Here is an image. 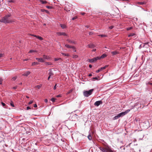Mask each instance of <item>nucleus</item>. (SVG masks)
I'll return each instance as SVG.
<instances>
[{
  "mask_svg": "<svg viewBox=\"0 0 152 152\" xmlns=\"http://www.w3.org/2000/svg\"><path fill=\"white\" fill-rule=\"evenodd\" d=\"M12 15L11 13L6 15L0 19V22L4 24L10 23L14 22L12 18Z\"/></svg>",
  "mask_w": 152,
  "mask_h": 152,
  "instance_id": "f257e3e1",
  "label": "nucleus"
},
{
  "mask_svg": "<svg viewBox=\"0 0 152 152\" xmlns=\"http://www.w3.org/2000/svg\"><path fill=\"white\" fill-rule=\"evenodd\" d=\"M76 113L75 114L72 113L69 117V119L71 121H76L78 120V117L81 116V113L79 110H76L75 112Z\"/></svg>",
  "mask_w": 152,
  "mask_h": 152,
  "instance_id": "f03ea898",
  "label": "nucleus"
},
{
  "mask_svg": "<svg viewBox=\"0 0 152 152\" xmlns=\"http://www.w3.org/2000/svg\"><path fill=\"white\" fill-rule=\"evenodd\" d=\"M99 148L102 152H114L108 145H104V146L99 147Z\"/></svg>",
  "mask_w": 152,
  "mask_h": 152,
  "instance_id": "7ed1b4c3",
  "label": "nucleus"
},
{
  "mask_svg": "<svg viewBox=\"0 0 152 152\" xmlns=\"http://www.w3.org/2000/svg\"><path fill=\"white\" fill-rule=\"evenodd\" d=\"M94 89H92L88 91H85L83 92V95L85 97H88L92 93Z\"/></svg>",
  "mask_w": 152,
  "mask_h": 152,
  "instance_id": "20e7f679",
  "label": "nucleus"
},
{
  "mask_svg": "<svg viewBox=\"0 0 152 152\" xmlns=\"http://www.w3.org/2000/svg\"><path fill=\"white\" fill-rule=\"evenodd\" d=\"M144 101L142 100L141 101H139L138 102L135 103L134 106H137L139 107L143 108L144 107Z\"/></svg>",
  "mask_w": 152,
  "mask_h": 152,
  "instance_id": "39448f33",
  "label": "nucleus"
},
{
  "mask_svg": "<svg viewBox=\"0 0 152 152\" xmlns=\"http://www.w3.org/2000/svg\"><path fill=\"white\" fill-rule=\"evenodd\" d=\"M131 110L128 109L126 110L125 111L122 112L118 114L119 118L121 117H122L125 115H126Z\"/></svg>",
  "mask_w": 152,
  "mask_h": 152,
  "instance_id": "423d86ee",
  "label": "nucleus"
},
{
  "mask_svg": "<svg viewBox=\"0 0 152 152\" xmlns=\"http://www.w3.org/2000/svg\"><path fill=\"white\" fill-rule=\"evenodd\" d=\"M65 46L66 48H72L74 52H76V48L75 47L69 45L67 44H66L65 45Z\"/></svg>",
  "mask_w": 152,
  "mask_h": 152,
  "instance_id": "0eeeda50",
  "label": "nucleus"
},
{
  "mask_svg": "<svg viewBox=\"0 0 152 152\" xmlns=\"http://www.w3.org/2000/svg\"><path fill=\"white\" fill-rule=\"evenodd\" d=\"M102 104V100H99L96 101L94 103V105L96 107L99 106L100 104Z\"/></svg>",
  "mask_w": 152,
  "mask_h": 152,
  "instance_id": "6e6552de",
  "label": "nucleus"
},
{
  "mask_svg": "<svg viewBox=\"0 0 152 152\" xmlns=\"http://www.w3.org/2000/svg\"><path fill=\"white\" fill-rule=\"evenodd\" d=\"M108 66V65H106L104 67H101L99 69L97 70L96 72V73H99V72H100L102 71V70H103L104 69H106Z\"/></svg>",
  "mask_w": 152,
  "mask_h": 152,
  "instance_id": "1a4fd4ad",
  "label": "nucleus"
},
{
  "mask_svg": "<svg viewBox=\"0 0 152 152\" xmlns=\"http://www.w3.org/2000/svg\"><path fill=\"white\" fill-rule=\"evenodd\" d=\"M30 35L32 36H33L37 38H38L40 40H42L43 39V38L42 37L39 36H37L34 34H30Z\"/></svg>",
  "mask_w": 152,
  "mask_h": 152,
  "instance_id": "9d476101",
  "label": "nucleus"
},
{
  "mask_svg": "<svg viewBox=\"0 0 152 152\" xmlns=\"http://www.w3.org/2000/svg\"><path fill=\"white\" fill-rule=\"evenodd\" d=\"M48 74L49 75L52 77L54 75V73L52 71V69H50L48 70Z\"/></svg>",
  "mask_w": 152,
  "mask_h": 152,
  "instance_id": "9b49d317",
  "label": "nucleus"
},
{
  "mask_svg": "<svg viewBox=\"0 0 152 152\" xmlns=\"http://www.w3.org/2000/svg\"><path fill=\"white\" fill-rule=\"evenodd\" d=\"M36 60H37L39 62H41L42 63H43L45 62V61L44 59H43L42 58H36Z\"/></svg>",
  "mask_w": 152,
  "mask_h": 152,
  "instance_id": "f8f14e48",
  "label": "nucleus"
},
{
  "mask_svg": "<svg viewBox=\"0 0 152 152\" xmlns=\"http://www.w3.org/2000/svg\"><path fill=\"white\" fill-rule=\"evenodd\" d=\"M56 34L58 36H61V35H63L64 36H67L66 34L65 33H64V32H58L56 33Z\"/></svg>",
  "mask_w": 152,
  "mask_h": 152,
  "instance_id": "ddd939ff",
  "label": "nucleus"
},
{
  "mask_svg": "<svg viewBox=\"0 0 152 152\" xmlns=\"http://www.w3.org/2000/svg\"><path fill=\"white\" fill-rule=\"evenodd\" d=\"M87 47L88 48H94L95 47V45L94 44H90L88 45Z\"/></svg>",
  "mask_w": 152,
  "mask_h": 152,
  "instance_id": "4468645a",
  "label": "nucleus"
},
{
  "mask_svg": "<svg viewBox=\"0 0 152 152\" xmlns=\"http://www.w3.org/2000/svg\"><path fill=\"white\" fill-rule=\"evenodd\" d=\"M66 41H67L69 43H73L74 44H76V42L75 41H73L69 39H66Z\"/></svg>",
  "mask_w": 152,
  "mask_h": 152,
  "instance_id": "2eb2a0df",
  "label": "nucleus"
},
{
  "mask_svg": "<svg viewBox=\"0 0 152 152\" xmlns=\"http://www.w3.org/2000/svg\"><path fill=\"white\" fill-rule=\"evenodd\" d=\"M31 73V72L29 71H26L22 75L23 76H28Z\"/></svg>",
  "mask_w": 152,
  "mask_h": 152,
  "instance_id": "dca6fc26",
  "label": "nucleus"
},
{
  "mask_svg": "<svg viewBox=\"0 0 152 152\" xmlns=\"http://www.w3.org/2000/svg\"><path fill=\"white\" fill-rule=\"evenodd\" d=\"M43 58L44 59L49 60L50 58V57L48 56H47L45 55H43Z\"/></svg>",
  "mask_w": 152,
  "mask_h": 152,
  "instance_id": "f3484780",
  "label": "nucleus"
},
{
  "mask_svg": "<svg viewBox=\"0 0 152 152\" xmlns=\"http://www.w3.org/2000/svg\"><path fill=\"white\" fill-rule=\"evenodd\" d=\"M107 56V55L105 54H103L100 57H99L100 59L101 58H103Z\"/></svg>",
  "mask_w": 152,
  "mask_h": 152,
  "instance_id": "a211bd4d",
  "label": "nucleus"
},
{
  "mask_svg": "<svg viewBox=\"0 0 152 152\" xmlns=\"http://www.w3.org/2000/svg\"><path fill=\"white\" fill-rule=\"evenodd\" d=\"M40 11L41 12H46V13L48 14L50 13V12L48 10H46L41 9Z\"/></svg>",
  "mask_w": 152,
  "mask_h": 152,
  "instance_id": "6ab92c4d",
  "label": "nucleus"
},
{
  "mask_svg": "<svg viewBox=\"0 0 152 152\" xmlns=\"http://www.w3.org/2000/svg\"><path fill=\"white\" fill-rule=\"evenodd\" d=\"M59 25L63 29L65 28H66V26L64 24H60Z\"/></svg>",
  "mask_w": 152,
  "mask_h": 152,
  "instance_id": "aec40b11",
  "label": "nucleus"
},
{
  "mask_svg": "<svg viewBox=\"0 0 152 152\" xmlns=\"http://www.w3.org/2000/svg\"><path fill=\"white\" fill-rule=\"evenodd\" d=\"M113 55H116L119 53V52L117 51H113L111 52Z\"/></svg>",
  "mask_w": 152,
  "mask_h": 152,
  "instance_id": "412c9836",
  "label": "nucleus"
},
{
  "mask_svg": "<svg viewBox=\"0 0 152 152\" xmlns=\"http://www.w3.org/2000/svg\"><path fill=\"white\" fill-rule=\"evenodd\" d=\"M39 1L42 4H44L48 3V2L46 1H45L43 0H39Z\"/></svg>",
  "mask_w": 152,
  "mask_h": 152,
  "instance_id": "4be33fe9",
  "label": "nucleus"
},
{
  "mask_svg": "<svg viewBox=\"0 0 152 152\" xmlns=\"http://www.w3.org/2000/svg\"><path fill=\"white\" fill-rule=\"evenodd\" d=\"M93 60L94 61V62L97 61L98 60H99V57L97 56L96 57H94L93 58Z\"/></svg>",
  "mask_w": 152,
  "mask_h": 152,
  "instance_id": "5701e85b",
  "label": "nucleus"
},
{
  "mask_svg": "<svg viewBox=\"0 0 152 152\" xmlns=\"http://www.w3.org/2000/svg\"><path fill=\"white\" fill-rule=\"evenodd\" d=\"M119 118V117L118 115V114L117 115L115 116H114L113 117V120H116Z\"/></svg>",
  "mask_w": 152,
  "mask_h": 152,
  "instance_id": "b1692460",
  "label": "nucleus"
},
{
  "mask_svg": "<svg viewBox=\"0 0 152 152\" xmlns=\"http://www.w3.org/2000/svg\"><path fill=\"white\" fill-rule=\"evenodd\" d=\"M98 36H100L101 37H107V36L104 34H99L98 35Z\"/></svg>",
  "mask_w": 152,
  "mask_h": 152,
  "instance_id": "393cba45",
  "label": "nucleus"
},
{
  "mask_svg": "<svg viewBox=\"0 0 152 152\" xmlns=\"http://www.w3.org/2000/svg\"><path fill=\"white\" fill-rule=\"evenodd\" d=\"M135 35H136L134 33H130L129 34L128 37H130L134 36Z\"/></svg>",
  "mask_w": 152,
  "mask_h": 152,
  "instance_id": "a878e982",
  "label": "nucleus"
},
{
  "mask_svg": "<svg viewBox=\"0 0 152 152\" xmlns=\"http://www.w3.org/2000/svg\"><path fill=\"white\" fill-rule=\"evenodd\" d=\"M1 104L2 105V106L4 108H7V105L5 104V103H4L3 102H1Z\"/></svg>",
  "mask_w": 152,
  "mask_h": 152,
  "instance_id": "bb28decb",
  "label": "nucleus"
},
{
  "mask_svg": "<svg viewBox=\"0 0 152 152\" xmlns=\"http://www.w3.org/2000/svg\"><path fill=\"white\" fill-rule=\"evenodd\" d=\"M61 54L64 56H65L67 57H69V55L68 54H66L63 52L61 53Z\"/></svg>",
  "mask_w": 152,
  "mask_h": 152,
  "instance_id": "cd10ccee",
  "label": "nucleus"
},
{
  "mask_svg": "<svg viewBox=\"0 0 152 152\" xmlns=\"http://www.w3.org/2000/svg\"><path fill=\"white\" fill-rule=\"evenodd\" d=\"M45 64L46 65H52V63L51 62H46L45 63Z\"/></svg>",
  "mask_w": 152,
  "mask_h": 152,
  "instance_id": "c85d7f7f",
  "label": "nucleus"
},
{
  "mask_svg": "<svg viewBox=\"0 0 152 152\" xmlns=\"http://www.w3.org/2000/svg\"><path fill=\"white\" fill-rule=\"evenodd\" d=\"M39 64V63L37 62H32V66H34L36 65H38Z\"/></svg>",
  "mask_w": 152,
  "mask_h": 152,
  "instance_id": "c756f323",
  "label": "nucleus"
},
{
  "mask_svg": "<svg viewBox=\"0 0 152 152\" xmlns=\"http://www.w3.org/2000/svg\"><path fill=\"white\" fill-rule=\"evenodd\" d=\"M88 138L89 140H91V139H92V136H91V135L90 134H89L88 135Z\"/></svg>",
  "mask_w": 152,
  "mask_h": 152,
  "instance_id": "7c9ffc66",
  "label": "nucleus"
},
{
  "mask_svg": "<svg viewBox=\"0 0 152 152\" xmlns=\"http://www.w3.org/2000/svg\"><path fill=\"white\" fill-rule=\"evenodd\" d=\"M99 77H94L92 78V79L94 80H99Z\"/></svg>",
  "mask_w": 152,
  "mask_h": 152,
  "instance_id": "2f4dec72",
  "label": "nucleus"
},
{
  "mask_svg": "<svg viewBox=\"0 0 152 152\" xmlns=\"http://www.w3.org/2000/svg\"><path fill=\"white\" fill-rule=\"evenodd\" d=\"M56 100V99L54 98H52L50 99L51 101H52L53 102H54Z\"/></svg>",
  "mask_w": 152,
  "mask_h": 152,
  "instance_id": "473e14b6",
  "label": "nucleus"
},
{
  "mask_svg": "<svg viewBox=\"0 0 152 152\" xmlns=\"http://www.w3.org/2000/svg\"><path fill=\"white\" fill-rule=\"evenodd\" d=\"M37 52V51L36 50L31 49V50L29 51V53H33V52Z\"/></svg>",
  "mask_w": 152,
  "mask_h": 152,
  "instance_id": "72a5a7b5",
  "label": "nucleus"
},
{
  "mask_svg": "<svg viewBox=\"0 0 152 152\" xmlns=\"http://www.w3.org/2000/svg\"><path fill=\"white\" fill-rule=\"evenodd\" d=\"M88 61L89 62H90V63H93V62H94V61L93 60V58L91 59H88Z\"/></svg>",
  "mask_w": 152,
  "mask_h": 152,
  "instance_id": "f704fd0d",
  "label": "nucleus"
},
{
  "mask_svg": "<svg viewBox=\"0 0 152 152\" xmlns=\"http://www.w3.org/2000/svg\"><path fill=\"white\" fill-rule=\"evenodd\" d=\"M72 57L74 58H76L78 57V56L76 55H73Z\"/></svg>",
  "mask_w": 152,
  "mask_h": 152,
  "instance_id": "c9c22d12",
  "label": "nucleus"
},
{
  "mask_svg": "<svg viewBox=\"0 0 152 152\" xmlns=\"http://www.w3.org/2000/svg\"><path fill=\"white\" fill-rule=\"evenodd\" d=\"M8 2L9 3H15V1L13 0H10L8 1Z\"/></svg>",
  "mask_w": 152,
  "mask_h": 152,
  "instance_id": "e433bc0d",
  "label": "nucleus"
},
{
  "mask_svg": "<svg viewBox=\"0 0 152 152\" xmlns=\"http://www.w3.org/2000/svg\"><path fill=\"white\" fill-rule=\"evenodd\" d=\"M72 89H70V90L66 93V94L67 95L70 94V93H71L72 91Z\"/></svg>",
  "mask_w": 152,
  "mask_h": 152,
  "instance_id": "4c0bfd02",
  "label": "nucleus"
},
{
  "mask_svg": "<svg viewBox=\"0 0 152 152\" xmlns=\"http://www.w3.org/2000/svg\"><path fill=\"white\" fill-rule=\"evenodd\" d=\"M10 104L11 106L13 107H15L14 104V103H13V102H11L10 103Z\"/></svg>",
  "mask_w": 152,
  "mask_h": 152,
  "instance_id": "58836bf2",
  "label": "nucleus"
},
{
  "mask_svg": "<svg viewBox=\"0 0 152 152\" xmlns=\"http://www.w3.org/2000/svg\"><path fill=\"white\" fill-rule=\"evenodd\" d=\"M133 28V27L131 26L130 27H129L127 28V30L128 31L132 29Z\"/></svg>",
  "mask_w": 152,
  "mask_h": 152,
  "instance_id": "ea45409f",
  "label": "nucleus"
},
{
  "mask_svg": "<svg viewBox=\"0 0 152 152\" xmlns=\"http://www.w3.org/2000/svg\"><path fill=\"white\" fill-rule=\"evenodd\" d=\"M46 7L48 9H51L52 8V7L51 6H46Z\"/></svg>",
  "mask_w": 152,
  "mask_h": 152,
  "instance_id": "a19ab883",
  "label": "nucleus"
},
{
  "mask_svg": "<svg viewBox=\"0 0 152 152\" xmlns=\"http://www.w3.org/2000/svg\"><path fill=\"white\" fill-rule=\"evenodd\" d=\"M17 78V76L14 77L12 78V79L13 80H15Z\"/></svg>",
  "mask_w": 152,
  "mask_h": 152,
  "instance_id": "79ce46f5",
  "label": "nucleus"
},
{
  "mask_svg": "<svg viewBox=\"0 0 152 152\" xmlns=\"http://www.w3.org/2000/svg\"><path fill=\"white\" fill-rule=\"evenodd\" d=\"M3 79L1 78H0V85H1L2 83V81H3Z\"/></svg>",
  "mask_w": 152,
  "mask_h": 152,
  "instance_id": "37998d69",
  "label": "nucleus"
},
{
  "mask_svg": "<svg viewBox=\"0 0 152 152\" xmlns=\"http://www.w3.org/2000/svg\"><path fill=\"white\" fill-rule=\"evenodd\" d=\"M138 4H144V2H138Z\"/></svg>",
  "mask_w": 152,
  "mask_h": 152,
  "instance_id": "c03bdc74",
  "label": "nucleus"
},
{
  "mask_svg": "<svg viewBox=\"0 0 152 152\" xmlns=\"http://www.w3.org/2000/svg\"><path fill=\"white\" fill-rule=\"evenodd\" d=\"M77 18V17L76 16H74V17H73L72 18V20H74L76 19Z\"/></svg>",
  "mask_w": 152,
  "mask_h": 152,
  "instance_id": "a18cd8bd",
  "label": "nucleus"
},
{
  "mask_svg": "<svg viewBox=\"0 0 152 152\" xmlns=\"http://www.w3.org/2000/svg\"><path fill=\"white\" fill-rule=\"evenodd\" d=\"M114 28L113 26H111L109 27V28L110 29H111Z\"/></svg>",
  "mask_w": 152,
  "mask_h": 152,
  "instance_id": "49530a36",
  "label": "nucleus"
},
{
  "mask_svg": "<svg viewBox=\"0 0 152 152\" xmlns=\"http://www.w3.org/2000/svg\"><path fill=\"white\" fill-rule=\"evenodd\" d=\"M56 86H57V84H56L54 86V87H53V89L54 90H55L56 89Z\"/></svg>",
  "mask_w": 152,
  "mask_h": 152,
  "instance_id": "de8ad7c7",
  "label": "nucleus"
},
{
  "mask_svg": "<svg viewBox=\"0 0 152 152\" xmlns=\"http://www.w3.org/2000/svg\"><path fill=\"white\" fill-rule=\"evenodd\" d=\"M94 33L92 32H90L89 33V35H91L93 34Z\"/></svg>",
  "mask_w": 152,
  "mask_h": 152,
  "instance_id": "09e8293b",
  "label": "nucleus"
},
{
  "mask_svg": "<svg viewBox=\"0 0 152 152\" xmlns=\"http://www.w3.org/2000/svg\"><path fill=\"white\" fill-rule=\"evenodd\" d=\"M31 109V107H29V106H28L27 107H26V110H29V109Z\"/></svg>",
  "mask_w": 152,
  "mask_h": 152,
  "instance_id": "8fccbe9b",
  "label": "nucleus"
},
{
  "mask_svg": "<svg viewBox=\"0 0 152 152\" xmlns=\"http://www.w3.org/2000/svg\"><path fill=\"white\" fill-rule=\"evenodd\" d=\"M33 102V101L32 100H30V101L29 102L28 104H31Z\"/></svg>",
  "mask_w": 152,
  "mask_h": 152,
  "instance_id": "3c124183",
  "label": "nucleus"
},
{
  "mask_svg": "<svg viewBox=\"0 0 152 152\" xmlns=\"http://www.w3.org/2000/svg\"><path fill=\"white\" fill-rule=\"evenodd\" d=\"M17 88H18V86H15L13 87L12 88L13 89H17Z\"/></svg>",
  "mask_w": 152,
  "mask_h": 152,
  "instance_id": "603ef678",
  "label": "nucleus"
},
{
  "mask_svg": "<svg viewBox=\"0 0 152 152\" xmlns=\"http://www.w3.org/2000/svg\"><path fill=\"white\" fill-rule=\"evenodd\" d=\"M50 78H53V77H51L49 75L48 77V80H49L50 79Z\"/></svg>",
  "mask_w": 152,
  "mask_h": 152,
  "instance_id": "864d4df0",
  "label": "nucleus"
},
{
  "mask_svg": "<svg viewBox=\"0 0 152 152\" xmlns=\"http://www.w3.org/2000/svg\"><path fill=\"white\" fill-rule=\"evenodd\" d=\"M61 94H59L56 96V97H61Z\"/></svg>",
  "mask_w": 152,
  "mask_h": 152,
  "instance_id": "5fc2aeb1",
  "label": "nucleus"
},
{
  "mask_svg": "<svg viewBox=\"0 0 152 152\" xmlns=\"http://www.w3.org/2000/svg\"><path fill=\"white\" fill-rule=\"evenodd\" d=\"M145 45H148V44L147 43H145L144 44V45H143V46H142V47H145Z\"/></svg>",
  "mask_w": 152,
  "mask_h": 152,
  "instance_id": "6e6d98bb",
  "label": "nucleus"
},
{
  "mask_svg": "<svg viewBox=\"0 0 152 152\" xmlns=\"http://www.w3.org/2000/svg\"><path fill=\"white\" fill-rule=\"evenodd\" d=\"M45 103H47L48 102V100L47 99H45Z\"/></svg>",
  "mask_w": 152,
  "mask_h": 152,
  "instance_id": "4d7b16f0",
  "label": "nucleus"
},
{
  "mask_svg": "<svg viewBox=\"0 0 152 152\" xmlns=\"http://www.w3.org/2000/svg\"><path fill=\"white\" fill-rule=\"evenodd\" d=\"M34 107H37V104H34Z\"/></svg>",
  "mask_w": 152,
  "mask_h": 152,
  "instance_id": "13d9d810",
  "label": "nucleus"
},
{
  "mask_svg": "<svg viewBox=\"0 0 152 152\" xmlns=\"http://www.w3.org/2000/svg\"><path fill=\"white\" fill-rule=\"evenodd\" d=\"M3 56V54L2 53H0V58L2 57Z\"/></svg>",
  "mask_w": 152,
  "mask_h": 152,
  "instance_id": "bf43d9fd",
  "label": "nucleus"
},
{
  "mask_svg": "<svg viewBox=\"0 0 152 152\" xmlns=\"http://www.w3.org/2000/svg\"><path fill=\"white\" fill-rule=\"evenodd\" d=\"M81 14L83 15L85 14V13L84 12H82L80 13Z\"/></svg>",
  "mask_w": 152,
  "mask_h": 152,
  "instance_id": "052dcab7",
  "label": "nucleus"
},
{
  "mask_svg": "<svg viewBox=\"0 0 152 152\" xmlns=\"http://www.w3.org/2000/svg\"><path fill=\"white\" fill-rule=\"evenodd\" d=\"M148 84L152 86V83H151L150 82H148Z\"/></svg>",
  "mask_w": 152,
  "mask_h": 152,
  "instance_id": "680f3d73",
  "label": "nucleus"
},
{
  "mask_svg": "<svg viewBox=\"0 0 152 152\" xmlns=\"http://www.w3.org/2000/svg\"><path fill=\"white\" fill-rule=\"evenodd\" d=\"M142 47V44H141L139 46V48L140 49Z\"/></svg>",
  "mask_w": 152,
  "mask_h": 152,
  "instance_id": "e2e57ef3",
  "label": "nucleus"
},
{
  "mask_svg": "<svg viewBox=\"0 0 152 152\" xmlns=\"http://www.w3.org/2000/svg\"><path fill=\"white\" fill-rule=\"evenodd\" d=\"M59 60V59L58 58H55L54 59V60L55 61H58V60Z\"/></svg>",
  "mask_w": 152,
  "mask_h": 152,
  "instance_id": "0e129e2a",
  "label": "nucleus"
},
{
  "mask_svg": "<svg viewBox=\"0 0 152 152\" xmlns=\"http://www.w3.org/2000/svg\"><path fill=\"white\" fill-rule=\"evenodd\" d=\"M92 74L91 73H90L88 75V76H89V77H91V76H92Z\"/></svg>",
  "mask_w": 152,
  "mask_h": 152,
  "instance_id": "69168bd1",
  "label": "nucleus"
},
{
  "mask_svg": "<svg viewBox=\"0 0 152 152\" xmlns=\"http://www.w3.org/2000/svg\"><path fill=\"white\" fill-rule=\"evenodd\" d=\"M37 87L39 89L40 88V86L39 85H37Z\"/></svg>",
  "mask_w": 152,
  "mask_h": 152,
  "instance_id": "338daca9",
  "label": "nucleus"
},
{
  "mask_svg": "<svg viewBox=\"0 0 152 152\" xmlns=\"http://www.w3.org/2000/svg\"><path fill=\"white\" fill-rule=\"evenodd\" d=\"M92 67V65H91V64H89V68H91V67Z\"/></svg>",
  "mask_w": 152,
  "mask_h": 152,
  "instance_id": "774afa93",
  "label": "nucleus"
}]
</instances>
